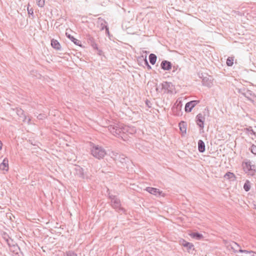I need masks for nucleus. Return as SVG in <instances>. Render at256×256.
Here are the masks:
<instances>
[{
  "label": "nucleus",
  "mask_w": 256,
  "mask_h": 256,
  "mask_svg": "<svg viewBox=\"0 0 256 256\" xmlns=\"http://www.w3.org/2000/svg\"><path fill=\"white\" fill-rule=\"evenodd\" d=\"M109 131L113 135L117 137H121L124 139V134H133L136 133L134 126H126L122 123L114 124L108 126Z\"/></svg>",
  "instance_id": "f257e3e1"
},
{
  "label": "nucleus",
  "mask_w": 256,
  "mask_h": 256,
  "mask_svg": "<svg viewBox=\"0 0 256 256\" xmlns=\"http://www.w3.org/2000/svg\"><path fill=\"white\" fill-rule=\"evenodd\" d=\"M90 152L94 157L98 160L102 159L106 154V152L104 148L94 144L91 146Z\"/></svg>",
  "instance_id": "f03ea898"
},
{
  "label": "nucleus",
  "mask_w": 256,
  "mask_h": 256,
  "mask_svg": "<svg viewBox=\"0 0 256 256\" xmlns=\"http://www.w3.org/2000/svg\"><path fill=\"white\" fill-rule=\"evenodd\" d=\"M160 88L156 87L155 90L159 92L172 94L174 89V86L170 82H164L160 84Z\"/></svg>",
  "instance_id": "7ed1b4c3"
},
{
  "label": "nucleus",
  "mask_w": 256,
  "mask_h": 256,
  "mask_svg": "<svg viewBox=\"0 0 256 256\" xmlns=\"http://www.w3.org/2000/svg\"><path fill=\"white\" fill-rule=\"evenodd\" d=\"M242 166L244 171L248 175L251 176L254 175L256 172V166L252 164L250 160L243 162Z\"/></svg>",
  "instance_id": "20e7f679"
},
{
  "label": "nucleus",
  "mask_w": 256,
  "mask_h": 256,
  "mask_svg": "<svg viewBox=\"0 0 256 256\" xmlns=\"http://www.w3.org/2000/svg\"><path fill=\"white\" fill-rule=\"evenodd\" d=\"M110 203L112 207L116 210L124 211V208H121L120 200L115 196L110 195Z\"/></svg>",
  "instance_id": "39448f33"
},
{
  "label": "nucleus",
  "mask_w": 256,
  "mask_h": 256,
  "mask_svg": "<svg viewBox=\"0 0 256 256\" xmlns=\"http://www.w3.org/2000/svg\"><path fill=\"white\" fill-rule=\"evenodd\" d=\"M227 248L231 249L234 253H243L244 250L241 248L240 246L236 242L232 241L227 244Z\"/></svg>",
  "instance_id": "423d86ee"
},
{
  "label": "nucleus",
  "mask_w": 256,
  "mask_h": 256,
  "mask_svg": "<svg viewBox=\"0 0 256 256\" xmlns=\"http://www.w3.org/2000/svg\"><path fill=\"white\" fill-rule=\"evenodd\" d=\"M214 79L210 76L204 77L202 80V85L208 88H211L213 86Z\"/></svg>",
  "instance_id": "0eeeda50"
},
{
  "label": "nucleus",
  "mask_w": 256,
  "mask_h": 256,
  "mask_svg": "<svg viewBox=\"0 0 256 256\" xmlns=\"http://www.w3.org/2000/svg\"><path fill=\"white\" fill-rule=\"evenodd\" d=\"M145 190L148 192L150 194H154L156 196H160L162 194V191H160L159 189L151 188V187H147L145 188Z\"/></svg>",
  "instance_id": "6e6552de"
},
{
  "label": "nucleus",
  "mask_w": 256,
  "mask_h": 256,
  "mask_svg": "<svg viewBox=\"0 0 256 256\" xmlns=\"http://www.w3.org/2000/svg\"><path fill=\"white\" fill-rule=\"evenodd\" d=\"M198 100H192L187 102L185 106V111L186 112H190L192 109L198 103Z\"/></svg>",
  "instance_id": "1a4fd4ad"
},
{
  "label": "nucleus",
  "mask_w": 256,
  "mask_h": 256,
  "mask_svg": "<svg viewBox=\"0 0 256 256\" xmlns=\"http://www.w3.org/2000/svg\"><path fill=\"white\" fill-rule=\"evenodd\" d=\"M244 92H242V94L249 100L253 102L255 96L254 94H252V92L248 90H244Z\"/></svg>",
  "instance_id": "9d476101"
},
{
  "label": "nucleus",
  "mask_w": 256,
  "mask_h": 256,
  "mask_svg": "<svg viewBox=\"0 0 256 256\" xmlns=\"http://www.w3.org/2000/svg\"><path fill=\"white\" fill-rule=\"evenodd\" d=\"M161 68L165 70H169L172 68V64L170 62L166 60L162 61L160 64Z\"/></svg>",
  "instance_id": "9b49d317"
},
{
  "label": "nucleus",
  "mask_w": 256,
  "mask_h": 256,
  "mask_svg": "<svg viewBox=\"0 0 256 256\" xmlns=\"http://www.w3.org/2000/svg\"><path fill=\"white\" fill-rule=\"evenodd\" d=\"M204 118L201 114H199L196 116V124L201 128H204Z\"/></svg>",
  "instance_id": "f8f14e48"
},
{
  "label": "nucleus",
  "mask_w": 256,
  "mask_h": 256,
  "mask_svg": "<svg viewBox=\"0 0 256 256\" xmlns=\"http://www.w3.org/2000/svg\"><path fill=\"white\" fill-rule=\"evenodd\" d=\"M0 170L8 171V160L7 158H4L0 164Z\"/></svg>",
  "instance_id": "ddd939ff"
},
{
  "label": "nucleus",
  "mask_w": 256,
  "mask_h": 256,
  "mask_svg": "<svg viewBox=\"0 0 256 256\" xmlns=\"http://www.w3.org/2000/svg\"><path fill=\"white\" fill-rule=\"evenodd\" d=\"M16 112L17 114L22 119V121L25 122L27 120L26 116L24 114V111L21 108H16Z\"/></svg>",
  "instance_id": "4468645a"
},
{
  "label": "nucleus",
  "mask_w": 256,
  "mask_h": 256,
  "mask_svg": "<svg viewBox=\"0 0 256 256\" xmlns=\"http://www.w3.org/2000/svg\"><path fill=\"white\" fill-rule=\"evenodd\" d=\"M182 245L187 248L189 252L191 250H194V246L192 243L188 242L185 240H182Z\"/></svg>",
  "instance_id": "2eb2a0df"
},
{
  "label": "nucleus",
  "mask_w": 256,
  "mask_h": 256,
  "mask_svg": "<svg viewBox=\"0 0 256 256\" xmlns=\"http://www.w3.org/2000/svg\"><path fill=\"white\" fill-rule=\"evenodd\" d=\"M51 46L53 48L56 50H60V44L56 40L52 39L51 40Z\"/></svg>",
  "instance_id": "dca6fc26"
},
{
  "label": "nucleus",
  "mask_w": 256,
  "mask_h": 256,
  "mask_svg": "<svg viewBox=\"0 0 256 256\" xmlns=\"http://www.w3.org/2000/svg\"><path fill=\"white\" fill-rule=\"evenodd\" d=\"M198 150L200 152H204L205 151V144L201 140L198 141Z\"/></svg>",
  "instance_id": "f3484780"
},
{
  "label": "nucleus",
  "mask_w": 256,
  "mask_h": 256,
  "mask_svg": "<svg viewBox=\"0 0 256 256\" xmlns=\"http://www.w3.org/2000/svg\"><path fill=\"white\" fill-rule=\"evenodd\" d=\"M76 174L80 178H84V169L80 166H78L76 168Z\"/></svg>",
  "instance_id": "a211bd4d"
},
{
  "label": "nucleus",
  "mask_w": 256,
  "mask_h": 256,
  "mask_svg": "<svg viewBox=\"0 0 256 256\" xmlns=\"http://www.w3.org/2000/svg\"><path fill=\"white\" fill-rule=\"evenodd\" d=\"M148 58L150 63L154 65L156 64L157 59V56L156 54H150Z\"/></svg>",
  "instance_id": "6ab92c4d"
},
{
  "label": "nucleus",
  "mask_w": 256,
  "mask_h": 256,
  "mask_svg": "<svg viewBox=\"0 0 256 256\" xmlns=\"http://www.w3.org/2000/svg\"><path fill=\"white\" fill-rule=\"evenodd\" d=\"M66 36L72 42H74V44L78 46L80 45V41L74 38L73 36H71L70 34H68L67 33H66Z\"/></svg>",
  "instance_id": "aec40b11"
},
{
  "label": "nucleus",
  "mask_w": 256,
  "mask_h": 256,
  "mask_svg": "<svg viewBox=\"0 0 256 256\" xmlns=\"http://www.w3.org/2000/svg\"><path fill=\"white\" fill-rule=\"evenodd\" d=\"M191 236L196 240H200L203 238V236L202 234H199L198 232H193L191 234Z\"/></svg>",
  "instance_id": "412c9836"
},
{
  "label": "nucleus",
  "mask_w": 256,
  "mask_h": 256,
  "mask_svg": "<svg viewBox=\"0 0 256 256\" xmlns=\"http://www.w3.org/2000/svg\"><path fill=\"white\" fill-rule=\"evenodd\" d=\"M224 178L227 179H232L236 177L235 175L232 172H228L224 174Z\"/></svg>",
  "instance_id": "4be33fe9"
},
{
  "label": "nucleus",
  "mask_w": 256,
  "mask_h": 256,
  "mask_svg": "<svg viewBox=\"0 0 256 256\" xmlns=\"http://www.w3.org/2000/svg\"><path fill=\"white\" fill-rule=\"evenodd\" d=\"M244 188L246 192H248L250 190V182L247 180L244 186Z\"/></svg>",
  "instance_id": "5701e85b"
},
{
  "label": "nucleus",
  "mask_w": 256,
  "mask_h": 256,
  "mask_svg": "<svg viewBox=\"0 0 256 256\" xmlns=\"http://www.w3.org/2000/svg\"><path fill=\"white\" fill-rule=\"evenodd\" d=\"M180 129L182 131V132H186V128L184 126V122H182V123H180Z\"/></svg>",
  "instance_id": "b1692460"
},
{
  "label": "nucleus",
  "mask_w": 256,
  "mask_h": 256,
  "mask_svg": "<svg viewBox=\"0 0 256 256\" xmlns=\"http://www.w3.org/2000/svg\"><path fill=\"white\" fill-rule=\"evenodd\" d=\"M234 60L232 58L228 57L226 60V64L228 66H232L234 64Z\"/></svg>",
  "instance_id": "393cba45"
},
{
  "label": "nucleus",
  "mask_w": 256,
  "mask_h": 256,
  "mask_svg": "<svg viewBox=\"0 0 256 256\" xmlns=\"http://www.w3.org/2000/svg\"><path fill=\"white\" fill-rule=\"evenodd\" d=\"M37 4L40 7H43L44 5V0H36Z\"/></svg>",
  "instance_id": "a878e982"
},
{
  "label": "nucleus",
  "mask_w": 256,
  "mask_h": 256,
  "mask_svg": "<svg viewBox=\"0 0 256 256\" xmlns=\"http://www.w3.org/2000/svg\"><path fill=\"white\" fill-rule=\"evenodd\" d=\"M46 118V115L44 114H39L38 116H37V118L38 119V120H44Z\"/></svg>",
  "instance_id": "bb28decb"
},
{
  "label": "nucleus",
  "mask_w": 256,
  "mask_h": 256,
  "mask_svg": "<svg viewBox=\"0 0 256 256\" xmlns=\"http://www.w3.org/2000/svg\"><path fill=\"white\" fill-rule=\"evenodd\" d=\"M251 152L254 154L256 155V146L252 144L250 148Z\"/></svg>",
  "instance_id": "cd10ccee"
},
{
  "label": "nucleus",
  "mask_w": 256,
  "mask_h": 256,
  "mask_svg": "<svg viewBox=\"0 0 256 256\" xmlns=\"http://www.w3.org/2000/svg\"><path fill=\"white\" fill-rule=\"evenodd\" d=\"M66 256H77V254L73 251H68V252H66Z\"/></svg>",
  "instance_id": "c85d7f7f"
},
{
  "label": "nucleus",
  "mask_w": 256,
  "mask_h": 256,
  "mask_svg": "<svg viewBox=\"0 0 256 256\" xmlns=\"http://www.w3.org/2000/svg\"><path fill=\"white\" fill-rule=\"evenodd\" d=\"M182 106V105H180V104H178L176 105V108H174V109H173V112L174 113H175V112H174V110L175 109H176V110H180V107ZM175 115H176V116H178L179 115V114H174Z\"/></svg>",
  "instance_id": "c756f323"
},
{
  "label": "nucleus",
  "mask_w": 256,
  "mask_h": 256,
  "mask_svg": "<svg viewBox=\"0 0 256 256\" xmlns=\"http://www.w3.org/2000/svg\"><path fill=\"white\" fill-rule=\"evenodd\" d=\"M145 103L148 108L152 107V104L150 103V102L149 100H146V101H145Z\"/></svg>",
  "instance_id": "7c9ffc66"
},
{
  "label": "nucleus",
  "mask_w": 256,
  "mask_h": 256,
  "mask_svg": "<svg viewBox=\"0 0 256 256\" xmlns=\"http://www.w3.org/2000/svg\"><path fill=\"white\" fill-rule=\"evenodd\" d=\"M145 65L148 66V68H151V66L149 65L148 62L146 60V56H145Z\"/></svg>",
  "instance_id": "2f4dec72"
},
{
  "label": "nucleus",
  "mask_w": 256,
  "mask_h": 256,
  "mask_svg": "<svg viewBox=\"0 0 256 256\" xmlns=\"http://www.w3.org/2000/svg\"><path fill=\"white\" fill-rule=\"evenodd\" d=\"M247 130L249 132V134H254V132L253 130L251 128H247Z\"/></svg>",
  "instance_id": "473e14b6"
},
{
  "label": "nucleus",
  "mask_w": 256,
  "mask_h": 256,
  "mask_svg": "<svg viewBox=\"0 0 256 256\" xmlns=\"http://www.w3.org/2000/svg\"><path fill=\"white\" fill-rule=\"evenodd\" d=\"M28 13L30 14H33V10L31 8L30 10L28 9Z\"/></svg>",
  "instance_id": "72a5a7b5"
},
{
  "label": "nucleus",
  "mask_w": 256,
  "mask_h": 256,
  "mask_svg": "<svg viewBox=\"0 0 256 256\" xmlns=\"http://www.w3.org/2000/svg\"><path fill=\"white\" fill-rule=\"evenodd\" d=\"M105 28H106V32L108 34L109 33V30H108V27L107 26H105Z\"/></svg>",
  "instance_id": "f704fd0d"
},
{
  "label": "nucleus",
  "mask_w": 256,
  "mask_h": 256,
  "mask_svg": "<svg viewBox=\"0 0 256 256\" xmlns=\"http://www.w3.org/2000/svg\"><path fill=\"white\" fill-rule=\"evenodd\" d=\"M2 142L0 140V150L2 149Z\"/></svg>",
  "instance_id": "c9c22d12"
},
{
  "label": "nucleus",
  "mask_w": 256,
  "mask_h": 256,
  "mask_svg": "<svg viewBox=\"0 0 256 256\" xmlns=\"http://www.w3.org/2000/svg\"><path fill=\"white\" fill-rule=\"evenodd\" d=\"M154 84L153 82H148V84H147V85H148V86H152V84Z\"/></svg>",
  "instance_id": "e433bc0d"
},
{
  "label": "nucleus",
  "mask_w": 256,
  "mask_h": 256,
  "mask_svg": "<svg viewBox=\"0 0 256 256\" xmlns=\"http://www.w3.org/2000/svg\"><path fill=\"white\" fill-rule=\"evenodd\" d=\"M92 46L94 48H98L96 44H94Z\"/></svg>",
  "instance_id": "4c0bfd02"
},
{
  "label": "nucleus",
  "mask_w": 256,
  "mask_h": 256,
  "mask_svg": "<svg viewBox=\"0 0 256 256\" xmlns=\"http://www.w3.org/2000/svg\"><path fill=\"white\" fill-rule=\"evenodd\" d=\"M30 118H28V124H30Z\"/></svg>",
  "instance_id": "58836bf2"
},
{
  "label": "nucleus",
  "mask_w": 256,
  "mask_h": 256,
  "mask_svg": "<svg viewBox=\"0 0 256 256\" xmlns=\"http://www.w3.org/2000/svg\"><path fill=\"white\" fill-rule=\"evenodd\" d=\"M6 242H7L9 246H10V242L9 240L7 239V240H6Z\"/></svg>",
  "instance_id": "ea45409f"
}]
</instances>
